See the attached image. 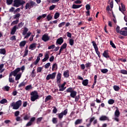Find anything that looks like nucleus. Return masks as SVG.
<instances>
[{"mask_svg":"<svg viewBox=\"0 0 127 127\" xmlns=\"http://www.w3.org/2000/svg\"><path fill=\"white\" fill-rule=\"evenodd\" d=\"M13 2V6H15V7H19V6L22 5L20 8L21 9H23V4L25 3V1L23 0H14Z\"/></svg>","mask_w":127,"mask_h":127,"instance_id":"1","label":"nucleus"},{"mask_svg":"<svg viewBox=\"0 0 127 127\" xmlns=\"http://www.w3.org/2000/svg\"><path fill=\"white\" fill-rule=\"evenodd\" d=\"M22 101L21 100H18L16 103L12 102L10 104L11 107H12L13 110H18L20 107H21Z\"/></svg>","mask_w":127,"mask_h":127,"instance_id":"2","label":"nucleus"},{"mask_svg":"<svg viewBox=\"0 0 127 127\" xmlns=\"http://www.w3.org/2000/svg\"><path fill=\"white\" fill-rule=\"evenodd\" d=\"M25 70V66L23 65L21 67H17L14 70L11 72V74L12 76H16L18 75V72L22 71V73H23V71Z\"/></svg>","mask_w":127,"mask_h":127,"instance_id":"3","label":"nucleus"},{"mask_svg":"<svg viewBox=\"0 0 127 127\" xmlns=\"http://www.w3.org/2000/svg\"><path fill=\"white\" fill-rule=\"evenodd\" d=\"M66 92L67 93H70V96L71 98H75L76 96H77V92L73 90L72 87H69L66 89Z\"/></svg>","mask_w":127,"mask_h":127,"instance_id":"4","label":"nucleus"},{"mask_svg":"<svg viewBox=\"0 0 127 127\" xmlns=\"http://www.w3.org/2000/svg\"><path fill=\"white\" fill-rule=\"evenodd\" d=\"M31 101L32 102H34L36 100H37L38 99V93H37V91H32L31 94Z\"/></svg>","mask_w":127,"mask_h":127,"instance_id":"5","label":"nucleus"},{"mask_svg":"<svg viewBox=\"0 0 127 127\" xmlns=\"http://www.w3.org/2000/svg\"><path fill=\"white\" fill-rule=\"evenodd\" d=\"M68 114V110L65 109L64 111L62 112L61 113L58 114V118L60 120H62L63 119L64 116H66Z\"/></svg>","mask_w":127,"mask_h":127,"instance_id":"6","label":"nucleus"},{"mask_svg":"<svg viewBox=\"0 0 127 127\" xmlns=\"http://www.w3.org/2000/svg\"><path fill=\"white\" fill-rule=\"evenodd\" d=\"M117 110L115 111V118L114 120L116 122H119V117H120V110H119V109L118 107H116Z\"/></svg>","mask_w":127,"mask_h":127,"instance_id":"7","label":"nucleus"},{"mask_svg":"<svg viewBox=\"0 0 127 127\" xmlns=\"http://www.w3.org/2000/svg\"><path fill=\"white\" fill-rule=\"evenodd\" d=\"M55 77H56V72H53L52 74H48L47 76L46 79L47 80H50V79L51 80H54L55 79Z\"/></svg>","mask_w":127,"mask_h":127,"instance_id":"8","label":"nucleus"},{"mask_svg":"<svg viewBox=\"0 0 127 127\" xmlns=\"http://www.w3.org/2000/svg\"><path fill=\"white\" fill-rule=\"evenodd\" d=\"M66 84V82H64L62 84H58V87L60 88L59 91L60 92H63V91H65L66 89V87H65V85Z\"/></svg>","mask_w":127,"mask_h":127,"instance_id":"9","label":"nucleus"},{"mask_svg":"<svg viewBox=\"0 0 127 127\" xmlns=\"http://www.w3.org/2000/svg\"><path fill=\"white\" fill-rule=\"evenodd\" d=\"M49 39H50V37L48 36V35L46 34H44L42 37V40L44 42H47Z\"/></svg>","mask_w":127,"mask_h":127,"instance_id":"10","label":"nucleus"},{"mask_svg":"<svg viewBox=\"0 0 127 127\" xmlns=\"http://www.w3.org/2000/svg\"><path fill=\"white\" fill-rule=\"evenodd\" d=\"M62 74L58 72L57 75V84H60L61 83V77H62Z\"/></svg>","mask_w":127,"mask_h":127,"instance_id":"11","label":"nucleus"},{"mask_svg":"<svg viewBox=\"0 0 127 127\" xmlns=\"http://www.w3.org/2000/svg\"><path fill=\"white\" fill-rule=\"evenodd\" d=\"M63 42H64V40L63 39V38L60 37L57 39L56 44L57 45H61V44H62Z\"/></svg>","mask_w":127,"mask_h":127,"instance_id":"12","label":"nucleus"},{"mask_svg":"<svg viewBox=\"0 0 127 127\" xmlns=\"http://www.w3.org/2000/svg\"><path fill=\"white\" fill-rule=\"evenodd\" d=\"M121 6H119V10L120 11H121L122 13H124L125 11H126V5H125L124 3H121Z\"/></svg>","mask_w":127,"mask_h":127,"instance_id":"13","label":"nucleus"},{"mask_svg":"<svg viewBox=\"0 0 127 127\" xmlns=\"http://www.w3.org/2000/svg\"><path fill=\"white\" fill-rule=\"evenodd\" d=\"M35 121V117H32L31 118L30 121L26 125V127H30L33 124V122Z\"/></svg>","mask_w":127,"mask_h":127,"instance_id":"14","label":"nucleus"},{"mask_svg":"<svg viewBox=\"0 0 127 127\" xmlns=\"http://www.w3.org/2000/svg\"><path fill=\"white\" fill-rule=\"evenodd\" d=\"M39 48L40 47V44L33 43L30 45L29 48Z\"/></svg>","mask_w":127,"mask_h":127,"instance_id":"15","label":"nucleus"},{"mask_svg":"<svg viewBox=\"0 0 127 127\" xmlns=\"http://www.w3.org/2000/svg\"><path fill=\"white\" fill-rule=\"evenodd\" d=\"M103 57L105 58H110V55H109V51L106 50L102 54Z\"/></svg>","mask_w":127,"mask_h":127,"instance_id":"16","label":"nucleus"},{"mask_svg":"<svg viewBox=\"0 0 127 127\" xmlns=\"http://www.w3.org/2000/svg\"><path fill=\"white\" fill-rule=\"evenodd\" d=\"M16 29H18V27L16 26V25H15L12 29L10 34L12 35H14L15 32H16Z\"/></svg>","mask_w":127,"mask_h":127,"instance_id":"17","label":"nucleus"},{"mask_svg":"<svg viewBox=\"0 0 127 127\" xmlns=\"http://www.w3.org/2000/svg\"><path fill=\"white\" fill-rule=\"evenodd\" d=\"M48 59H49V54L48 53H46L45 55V58L42 60V62H46Z\"/></svg>","mask_w":127,"mask_h":127,"instance_id":"18","label":"nucleus"},{"mask_svg":"<svg viewBox=\"0 0 127 127\" xmlns=\"http://www.w3.org/2000/svg\"><path fill=\"white\" fill-rule=\"evenodd\" d=\"M22 73L19 72L18 74H16L15 76H14V77H15V81H18L20 78H21V75Z\"/></svg>","mask_w":127,"mask_h":127,"instance_id":"19","label":"nucleus"},{"mask_svg":"<svg viewBox=\"0 0 127 127\" xmlns=\"http://www.w3.org/2000/svg\"><path fill=\"white\" fill-rule=\"evenodd\" d=\"M64 78H69V76H70V74L69 73L68 70H66L64 71Z\"/></svg>","mask_w":127,"mask_h":127,"instance_id":"20","label":"nucleus"},{"mask_svg":"<svg viewBox=\"0 0 127 127\" xmlns=\"http://www.w3.org/2000/svg\"><path fill=\"white\" fill-rule=\"evenodd\" d=\"M100 121H109V117L106 116H102L99 118Z\"/></svg>","mask_w":127,"mask_h":127,"instance_id":"21","label":"nucleus"},{"mask_svg":"<svg viewBox=\"0 0 127 127\" xmlns=\"http://www.w3.org/2000/svg\"><path fill=\"white\" fill-rule=\"evenodd\" d=\"M19 17H20V13H18L15 15H13V18L14 19H18L19 20Z\"/></svg>","mask_w":127,"mask_h":127,"instance_id":"22","label":"nucleus"},{"mask_svg":"<svg viewBox=\"0 0 127 127\" xmlns=\"http://www.w3.org/2000/svg\"><path fill=\"white\" fill-rule=\"evenodd\" d=\"M88 84H89V80L84 79L82 81V85H83V86H87Z\"/></svg>","mask_w":127,"mask_h":127,"instance_id":"23","label":"nucleus"},{"mask_svg":"<svg viewBox=\"0 0 127 127\" xmlns=\"http://www.w3.org/2000/svg\"><path fill=\"white\" fill-rule=\"evenodd\" d=\"M81 6H82V4L76 5V4H73L72 5V8H73V9L80 8V7H81Z\"/></svg>","mask_w":127,"mask_h":127,"instance_id":"24","label":"nucleus"},{"mask_svg":"<svg viewBox=\"0 0 127 127\" xmlns=\"http://www.w3.org/2000/svg\"><path fill=\"white\" fill-rule=\"evenodd\" d=\"M11 76H12V74L10 73L9 75V82L10 83H14V79H13V78L11 77Z\"/></svg>","mask_w":127,"mask_h":127,"instance_id":"25","label":"nucleus"},{"mask_svg":"<svg viewBox=\"0 0 127 127\" xmlns=\"http://www.w3.org/2000/svg\"><path fill=\"white\" fill-rule=\"evenodd\" d=\"M120 34L123 35V36H127V31H120Z\"/></svg>","mask_w":127,"mask_h":127,"instance_id":"26","label":"nucleus"},{"mask_svg":"<svg viewBox=\"0 0 127 127\" xmlns=\"http://www.w3.org/2000/svg\"><path fill=\"white\" fill-rule=\"evenodd\" d=\"M51 99H52V96H51V95H48L46 97L45 99V102H48V101H50Z\"/></svg>","mask_w":127,"mask_h":127,"instance_id":"27","label":"nucleus"},{"mask_svg":"<svg viewBox=\"0 0 127 127\" xmlns=\"http://www.w3.org/2000/svg\"><path fill=\"white\" fill-rule=\"evenodd\" d=\"M25 44H26V41H23L20 43L19 45L20 47H24Z\"/></svg>","mask_w":127,"mask_h":127,"instance_id":"28","label":"nucleus"},{"mask_svg":"<svg viewBox=\"0 0 127 127\" xmlns=\"http://www.w3.org/2000/svg\"><path fill=\"white\" fill-rule=\"evenodd\" d=\"M113 89L116 91V92H118V91H120V87L118 85H114L113 86Z\"/></svg>","mask_w":127,"mask_h":127,"instance_id":"29","label":"nucleus"},{"mask_svg":"<svg viewBox=\"0 0 127 127\" xmlns=\"http://www.w3.org/2000/svg\"><path fill=\"white\" fill-rule=\"evenodd\" d=\"M95 52L97 54L99 58H101V55H100V52L98 48H95Z\"/></svg>","mask_w":127,"mask_h":127,"instance_id":"30","label":"nucleus"},{"mask_svg":"<svg viewBox=\"0 0 127 127\" xmlns=\"http://www.w3.org/2000/svg\"><path fill=\"white\" fill-rule=\"evenodd\" d=\"M101 71L102 72V73H103V74H106V73H108L109 70H108V69L107 68H103L101 69Z\"/></svg>","mask_w":127,"mask_h":127,"instance_id":"31","label":"nucleus"},{"mask_svg":"<svg viewBox=\"0 0 127 127\" xmlns=\"http://www.w3.org/2000/svg\"><path fill=\"white\" fill-rule=\"evenodd\" d=\"M25 89L26 91H28V90H31V89H32V86H31V85H27L26 86Z\"/></svg>","mask_w":127,"mask_h":127,"instance_id":"32","label":"nucleus"},{"mask_svg":"<svg viewBox=\"0 0 127 127\" xmlns=\"http://www.w3.org/2000/svg\"><path fill=\"white\" fill-rule=\"evenodd\" d=\"M26 85V83L23 81L22 82L19 84V85H18V87L21 88V87H24Z\"/></svg>","mask_w":127,"mask_h":127,"instance_id":"33","label":"nucleus"},{"mask_svg":"<svg viewBox=\"0 0 127 127\" xmlns=\"http://www.w3.org/2000/svg\"><path fill=\"white\" fill-rule=\"evenodd\" d=\"M27 54H28V50H27V49H25L23 57H26V56H27Z\"/></svg>","mask_w":127,"mask_h":127,"instance_id":"34","label":"nucleus"},{"mask_svg":"<svg viewBox=\"0 0 127 127\" xmlns=\"http://www.w3.org/2000/svg\"><path fill=\"white\" fill-rule=\"evenodd\" d=\"M19 22V20L17 19L16 20H14L11 22V25H15V24H17Z\"/></svg>","mask_w":127,"mask_h":127,"instance_id":"35","label":"nucleus"},{"mask_svg":"<svg viewBox=\"0 0 127 127\" xmlns=\"http://www.w3.org/2000/svg\"><path fill=\"white\" fill-rule=\"evenodd\" d=\"M5 50L4 49H0V54H3L4 55L5 54Z\"/></svg>","mask_w":127,"mask_h":127,"instance_id":"36","label":"nucleus"},{"mask_svg":"<svg viewBox=\"0 0 127 127\" xmlns=\"http://www.w3.org/2000/svg\"><path fill=\"white\" fill-rule=\"evenodd\" d=\"M59 16H60V13H59V12H56L54 15L55 19H57V18H58Z\"/></svg>","mask_w":127,"mask_h":127,"instance_id":"37","label":"nucleus"},{"mask_svg":"<svg viewBox=\"0 0 127 127\" xmlns=\"http://www.w3.org/2000/svg\"><path fill=\"white\" fill-rule=\"evenodd\" d=\"M31 76L33 78H34L36 76V72H35V69H33L31 73Z\"/></svg>","mask_w":127,"mask_h":127,"instance_id":"38","label":"nucleus"},{"mask_svg":"<svg viewBox=\"0 0 127 127\" xmlns=\"http://www.w3.org/2000/svg\"><path fill=\"white\" fill-rule=\"evenodd\" d=\"M120 72L121 73V74H123L124 75H127V70L125 69L121 70Z\"/></svg>","mask_w":127,"mask_h":127,"instance_id":"39","label":"nucleus"},{"mask_svg":"<svg viewBox=\"0 0 127 127\" xmlns=\"http://www.w3.org/2000/svg\"><path fill=\"white\" fill-rule=\"evenodd\" d=\"M58 68L57 64H55L53 65L52 70H57Z\"/></svg>","mask_w":127,"mask_h":127,"instance_id":"40","label":"nucleus"},{"mask_svg":"<svg viewBox=\"0 0 127 127\" xmlns=\"http://www.w3.org/2000/svg\"><path fill=\"white\" fill-rule=\"evenodd\" d=\"M82 123V119H78L75 122V125H79Z\"/></svg>","mask_w":127,"mask_h":127,"instance_id":"41","label":"nucleus"},{"mask_svg":"<svg viewBox=\"0 0 127 127\" xmlns=\"http://www.w3.org/2000/svg\"><path fill=\"white\" fill-rule=\"evenodd\" d=\"M115 103V100L114 99H110L108 100V104L109 105H113Z\"/></svg>","mask_w":127,"mask_h":127,"instance_id":"42","label":"nucleus"},{"mask_svg":"<svg viewBox=\"0 0 127 127\" xmlns=\"http://www.w3.org/2000/svg\"><path fill=\"white\" fill-rule=\"evenodd\" d=\"M65 24H66L65 22H63L62 23H60L59 24L58 26H59V27L61 28V27H63V26H64V25H65Z\"/></svg>","mask_w":127,"mask_h":127,"instance_id":"43","label":"nucleus"},{"mask_svg":"<svg viewBox=\"0 0 127 127\" xmlns=\"http://www.w3.org/2000/svg\"><path fill=\"white\" fill-rule=\"evenodd\" d=\"M27 31H28V29L25 27L23 32V35H25L27 33Z\"/></svg>","mask_w":127,"mask_h":127,"instance_id":"44","label":"nucleus"},{"mask_svg":"<svg viewBox=\"0 0 127 127\" xmlns=\"http://www.w3.org/2000/svg\"><path fill=\"white\" fill-rule=\"evenodd\" d=\"M52 122L53 124H57V123H58V120L56 118H53Z\"/></svg>","mask_w":127,"mask_h":127,"instance_id":"45","label":"nucleus"},{"mask_svg":"<svg viewBox=\"0 0 127 127\" xmlns=\"http://www.w3.org/2000/svg\"><path fill=\"white\" fill-rule=\"evenodd\" d=\"M69 45H71V46H73L74 45V40L72 39H70L69 41Z\"/></svg>","mask_w":127,"mask_h":127,"instance_id":"46","label":"nucleus"},{"mask_svg":"<svg viewBox=\"0 0 127 127\" xmlns=\"http://www.w3.org/2000/svg\"><path fill=\"white\" fill-rule=\"evenodd\" d=\"M5 103H7V100L5 99H3L0 101V104H5Z\"/></svg>","mask_w":127,"mask_h":127,"instance_id":"47","label":"nucleus"},{"mask_svg":"<svg viewBox=\"0 0 127 127\" xmlns=\"http://www.w3.org/2000/svg\"><path fill=\"white\" fill-rule=\"evenodd\" d=\"M43 119V118L42 117L38 118L37 119V124L38 125L40 123V122L42 121Z\"/></svg>","mask_w":127,"mask_h":127,"instance_id":"48","label":"nucleus"},{"mask_svg":"<svg viewBox=\"0 0 127 127\" xmlns=\"http://www.w3.org/2000/svg\"><path fill=\"white\" fill-rule=\"evenodd\" d=\"M39 61H40V58H39V57H37L36 60L34 62L35 65H37Z\"/></svg>","mask_w":127,"mask_h":127,"instance_id":"49","label":"nucleus"},{"mask_svg":"<svg viewBox=\"0 0 127 127\" xmlns=\"http://www.w3.org/2000/svg\"><path fill=\"white\" fill-rule=\"evenodd\" d=\"M12 1H13V0H6V4L8 5H10V4L12 3Z\"/></svg>","mask_w":127,"mask_h":127,"instance_id":"50","label":"nucleus"},{"mask_svg":"<svg viewBox=\"0 0 127 127\" xmlns=\"http://www.w3.org/2000/svg\"><path fill=\"white\" fill-rule=\"evenodd\" d=\"M35 3H36L35 2H33V1H30L29 2L30 6L31 7H33L34 5H35Z\"/></svg>","mask_w":127,"mask_h":127,"instance_id":"51","label":"nucleus"},{"mask_svg":"<svg viewBox=\"0 0 127 127\" xmlns=\"http://www.w3.org/2000/svg\"><path fill=\"white\" fill-rule=\"evenodd\" d=\"M30 9V4L29 3H27L25 5V9Z\"/></svg>","mask_w":127,"mask_h":127,"instance_id":"52","label":"nucleus"},{"mask_svg":"<svg viewBox=\"0 0 127 127\" xmlns=\"http://www.w3.org/2000/svg\"><path fill=\"white\" fill-rule=\"evenodd\" d=\"M55 7H56V5H52L50 6L49 10H53V9H54V8H55Z\"/></svg>","mask_w":127,"mask_h":127,"instance_id":"53","label":"nucleus"},{"mask_svg":"<svg viewBox=\"0 0 127 127\" xmlns=\"http://www.w3.org/2000/svg\"><path fill=\"white\" fill-rule=\"evenodd\" d=\"M23 25H24V22H21L20 23H19L18 24V27L19 28H21V27H22L23 26Z\"/></svg>","mask_w":127,"mask_h":127,"instance_id":"54","label":"nucleus"},{"mask_svg":"<svg viewBox=\"0 0 127 127\" xmlns=\"http://www.w3.org/2000/svg\"><path fill=\"white\" fill-rule=\"evenodd\" d=\"M85 8L86 10H90V9H91V5H90L89 4H87L86 5Z\"/></svg>","mask_w":127,"mask_h":127,"instance_id":"55","label":"nucleus"},{"mask_svg":"<svg viewBox=\"0 0 127 127\" xmlns=\"http://www.w3.org/2000/svg\"><path fill=\"white\" fill-rule=\"evenodd\" d=\"M47 19L48 21H49V20H51L52 19V16H51V15L49 14L47 16Z\"/></svg>","mask_w":127,"mask_h":127,"instance_id":"56","label":"nucleus"},{"mask_svg":"<svg viewBox=\"0 0 127 127\" xmlns=\"http://www.w3.org/2000/svg\"><path fill=\"white\" fill-rule=\"evenodd\" d=\"M50 66V63H48L44 65L45 69H48V68H49Z\"/></svg>","mask_w":127,"mask_h":127,"instance_id":"57","label":"nucleus"},{"mask_svg":"<svg viewBox=\"0 0 127 127\" xmlns=\"http://www.w3.org/2000/svg\"><path fill=\"white\" fill-rule=\"evenodd\" d=\"M9 89H10V87L8 86H5L4 87V90H5L7 92H8L9 91Z\"/></svg>","mask_w":127,"mask_h":127,"instance_id":"58","label":"nucleus"},{"mask_svg":"<svg viewBox=\"0 0 127 127\" xmlns=\"http://www.w3.org/2000/svg\"><path fill=\"white\" fill-rule=\"evenodd\" d=\"M41 71H42V67H38L37 68V72L38 73H40V72H41Z\"/></svg>","mask_w":127,"mask_h":127,"instance_id":"59","label":"nucleus"},{"mask_svg":"<svg viewBox=\"0 0 127 127\" xmlns=\"http://www.w3.org/2000/svg\"><path fill=\"white\" fill-rule=\"evenodd\" d=\"M16 122H22V120L21 119L20 117H18V116H17L16 118Z\"/></svg>","mask_w":127,"mask_h":127,"instance_id":"60","label":"nucleus"},{"mask_svg":"<svg viewBox=\"0 0 127 127\" xmlns=\"http://www.w3.org/2000/svg\"><path fill=\"white\" fill-rule=\"evenodd\" d=\"M94 85H96V84L97 83V78H98V76H97V75H95L94 76Z\"/></svg>","mask_w":127,"mask_h":127,"instance_id":"61","label":"nucleus"},{"mask_svg":"<svg viewBox=\"0 0 127 127\" xmlns=\"http://www.w3.org/2000/svg\"><path fill=\"white\" fill-rule=\"evenodd\" d=\"M92 43L93 44V46L94 47V48H98V46H97V44H96V42L95 41H92Z\"/></svg>","mask_w":127,"mask_h":127,"instance_id":"62","label":"nucleus"},{"mask_svg":"<svg viewBox=\"0 0 127 127\" xmlns=\"http://www.w3.org/2000/svg\"><path fill=\"white\" fill-rule=\"evenodd\" d=\"M30 35H31V32H29L28 33H27L26 35L25 36L24 38H28V37H29Z\"/></svg>","mask_w":127,"mask_h":127,"instance_id":"63","label":"nucleus"},{"mask_svg":"<svg viewBox=\"0 0 127 127\" xmlns=\"http://www.w3.org/2000/svg\"><path fill=\"white\" fill-rule=\"evenodd\" d=\"M92 66V64H91V63H86L85 64V67L86 68H89V67H91Z\"/></svg>","mask_w":127,"mask_h":127,"instance_id":"64","label":"nucleus"}]
</instances>
